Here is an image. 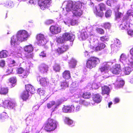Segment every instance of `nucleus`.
Listing matches in <instances>:
<instances>
[{
	"instance_id": "obj_13",
	"label": "nucleus",
	"mask_w": 133,
	"mask_h": 133,
	"mask_svg": "<svg viewBox=\"0 0 133 133\" xmlns=\"http://www.w3.org/2000/svg\"><path fill=\"white\" fill-rule=\"evenodd\" d=\"M51 0H39L38 4L41 9L43 10L49 7L51 5Z\"/></svg>"
},
{
	"instance_id": "obj_38",
	"label": "nucleus",
	"mask_w": 133,
	"mask_h": 133,
	"mask_svg": "<svg viewBox=\"0 0 133 133\" xmlns=\"http://www.w3.org/2000/svg\"><path fill=\"white\" fill-rule=\"evenodd\" d=\"M63 77L65 79H68L70 77V73L69 71L65 70L63 73Z\"/></svg>"
},
{
	"instance_id": "obj_44",
	"label": "nucleus",
	"mask_w": 133,
	"mask_h": 133,
	"mask_svg": "<svg viewBox=\"0 0 133 133\" xmlns=\"http://www.w3.org/2000/svg\"><path fill=\"white\" fill-rule=\"evenodd\" d=\"M77 61L74 59H72L69 63V66L72 68H74L76 65Z\"/></svg>"
},
{
	"instance_id": "obj_33",
	"label": "nucleus",
	"mask_w": 133,
	"mask_h": 133,
	"mask_svg": "<svg viewBox=\"0 0 133 133\" xmlns=\"http://www.w3.org/2000/svg\"><path fill=\"white\" fill-rule=\"evenodd\" d=\"M21 97L24 101H26L28 99L29 95L28 91H24L21 94Z\"/></svg>"
},
{
	"instance_id": "obj_7",
	"label": "nucleus",
	"mask_w": 133,
	"mask_h": 133,
	"mask_svg": "<svg viewBox=\"0 0 133 133\" xmlns=\"http://www.w3.org/2000/svg\"><path fill=\"white\" fill-rule=\"evenodd\" d=\"M74 35L71 33H65L63 34L62 38H57L56 41L59 43H63L64 42L69 40L70 42H73L75 38Z\"/></svg>"
},
{
	"instance_id": "obj_5",
	"label": "nucleus",
	"mask_w": 133,
	"mask_h": 133,
	"mask_svg": "<svg viewBox=\"0 0 133 133\" xmlns=\"http://www.w3.org/2000/svg\"><path fill=\"white\" fill-rule=\"evenodd\" d=\"M76 84L75 82H73L72 84V87L70 88V91L71 93H74L73 95V102L77 103H79L82 99L81 97L82 92L81 91L78 89L77 86L75 85Z\"/></svg>"
},
{
	"instance_id": "obj_57",
	"label": "nucleus",
	"mask_w": 133,
	"mask_h": 133,
	"mask_svg": "<svg viewBox=\"0 0 133 133\" xmlns=\"http://www.w3.org/2000/svg\"><path fill=\"white\" fill-rule=\"evenodd\" d=\"M91 87H89V88H92V89H98L99 87V86L96 83H94L92 84L91 86Z\"/></svg>"
},
{
	"instance_id": "obj_30",
	"label": "nucleus",
	"mask_w": 133,
	"mask_h": 133,
	"mask_svg": "<svg viewBox=\"0 0 133 133\" xmlns=\"http://www.w3.org/2000/svg\"><path fill=\"white\" fill-rule=\"evenodd\" d=\"M92 98L93 101L97 103H100L102 100V97L98 94L93 95Z\"/></svg>"
},
{
	"instance_id": "obj_23",
	"label": "nucleus",
	"mask_w": 133,
	"mask_h": 133,
	"mask_svg": "<svg viewBox=\"0 0 133 133\" xmlns=\"http://www.w3.org/2000/svg\"><path fill=\"white\" fill-rule=\"evenodd\" d=\"M48 66L45 64H42L39 66V70L40 72L42 73L45 74L48 71Z\"/></svg>"
},
{
	"instance_id": "obj_31",
	"label": "nucleus",
	"mask_w": 133,
	"mask_h": 133,
	"mask_svg": "<svg viewBox=\"0 0 133 133\" xmlns=\"http://www.w3.org/2000/svg\"><path fill=\"white\" fill-rule=\"evenodd\" d=\"M25 89L26 91L30 92L31 94H32L35 92V90L34 87L31 85L28 84L25 85Z\"/></svg>"
},
{
	"instance_id": "obj_45",
	"label": "nucleus",
	"mask_w": 133,
	"mask_h": 133,
	"mask_svg": "<svg viewBox=\"0 0 133 133\" xmlns=\"http://www.w3.org/2000/svg\"><path fill=\"white\" fill-rule=\"evenodd\" d=\"M37 92L40 96H45L46 95L45 90L42 88L38 89L37 90Z\"/></svg>"
},
{
	"instance_id": "obj_43",
	"label": "nucleus",
	"mask_w": 133,
	"mask_h": 133,
	"mask_svg": "<svg viewBox=\"0 0 133 133\" xmlns=\"http://www.w3.org/2000/svg\"><path fill=\"white\" fill-rule=\"evenodd\" d=\"M124 84V81L122 79H118L116 83V84L117 85V87H122Z\"/></svg>"
},
{
	"instance_id": "obj_53",
	"label": "nucleus",
	"mask_w": 133,
	"mask_h": 133,
	"mask_svg": "<svg viewBox=\"0 0 133 133\" xmlns=\"http://www.w3.org/2000/svg\"><path fill=\"white\" fill-rule=\"evenodd\" d=\"M101 11H103L105 10V5L103 3H101L98 5Z\"/></svg>"
},
{
	"instance_id": "obj_25",
	"label": "nucleus",
	"mask_w": 133,
	"mask_h": 133,
	"mask_svg": "<svg viewBox=\"0 0 133 133\" xmlns=\"http://www.w3.org/2000/svg\"><path fill=\"white\" fill-rule=\"evenodd\" d=\"M74 105H72L71 106H65L63 108V111L65 112H71L74 111L75 109Z\"/></svg>"
},
{
	"instance_id": "obj_40",
	"label": "nucleus",
	"mask_w": 133,
	"mask_h": 133,
	"mask_svg": "<svg viewBox=\"0 0 133 133\" xmlns=\"http://www.w3.org/2000/svg\"><path fill=\"white\" fill-rule=\"evenodd\" d=\"M79 103L80 105H82V104L86 106H88L89 104L90 105H91V104L92 105H95V103H93L92 102H91L90 103H89L88 102H87L85 101L83 99L80 101Z\"/></svg>"
},
{
	"instance_id": "obj_54",
	"label": "nucleus",
	"mask_w": 133,
	"mask_h": 133,
	"mask_svg": "<svg viewBox=\"0 0 133 133\" xmlns=\"http://www.w3.org/2000/svg\"><path fill=\"white\" fill-rule=\"evenodd\" d=\"M109 39V37L107 36H104L100 37V40L103 42L108 41Z\"/></svg>"
},
{
	"instance_id": "obj_34",
	"label": "nucleus",
	"mask_w": 133,
	"mask_h": 133,
	"mask_svg": "<svg viewBox=\"0 0 133 133\" xmlns=\"http://www.w3.org/2000/svg\"><path fill=\"white\" fill-rule=\"evenodd\" d=\"M10 55L8 52L6 50H3L0 52V58H5Z\"/></svg>"
},
{
	"instance_id": "obj_10",
	"label": "nucleus",
	"mask_w": 133,
	"mask_h": 133,
	"mask_svg": "<svg viewBox=\"0 0 133 133\" xmlns=\"http://www.w3.org/2000/svg\"><path fill=\"white\" fill-rule=\"evenodd\" d=\"M100 62L99 59L94 57H91L88 60L87 63V68L91 69L95 67Z\"/></svg>"
},
{
	"instance_id": "obj_39",
	"label": "nucleus",
	"mask_w": 133,
	"mask_h": 133,
	"mask_svg": "<svg viewBox=\"0 0 133 133\" xmlns=\"http://www.w3.org/2000/svg\"><path fill=\"white\" fill-rule=\"evenodd\" d=\"M17 129V128L15 124H12L10 126L8 131L9 133H14Z\"/></svg>"
},
{
	"instance_id": "obj_26",
	"label": "nucleus",
	"mask_w": 133,
	"mask_h": 133,
	"mask_svg": "<svg viewBox=\"0 0 133 133\" xmlns=\"http://www.w3.org/2000/svg\"><path fill=\"white\" fill-rule=\"evenodd\" d=\"M88 37L87 32L84 30H82L80 34L78 35V38L80 41L84 40Z\"/></svg>"
},
{
	"instance_id": "obj_20",
	"label": "nucleus",
	"mask_w": 133,
	"mask_h": 133,
	"mask_svg": "<svg viewBox=\"0 0 133 133\" xmlns=\"http://www.w3.org/2000/svg\"><path fill=\"white\" fill-rule=\"evenodd\" d=\"M37 80L40 82L41 85L44 86L47 85L49 83L48 79L47 78L40 76L37 77Z\"/></svg>"
},
{
	"instance_id": "obj_36",
	"label": "nucleus",
	"mask_w": 133,
	"mask_h": 133,
	"mask_svg": "<svg viewBox=\"0 0 133 133\" xmlns=\"http://www.w3.org/2000/svg\"><path fill=\"white\" fill-rule=\"evenodd\" d=\"M102 94H106L108 96L110 91V88L107 86H104L102 87Z\"/></svg>"
},
{
	"instance_id": "obj_49",
	"label": "nucleus",
	"mask_w": 133,
	"mask_h": 133,
	"mask_svg": "<svg viewBox=\"0 0 133 133\" xmlns=\"http://www.w3.org/2000/svg\"><path fill=\"white\" fill-rule=\"evenodd\" d=\"M119 8H118L117 9V11H115V15L116 17V18H119L122 15V14L120 12H118V10Z\"/></svg>"
},
{
	"instance_id": "obj_41",
	"label": "nucleus",
	"mask_w": 133,
	"mask_h": 133,
	"mask_svg": "<svg viewBox=\"0 0 133 133\" xmlns=\"http://www.w3.org/2000/svg\"><path fill=\"white\" fill-rule=\"evenodd\" d=\"M4 4V6L9 8H12L14 6L13 2L11 1H6Z\"/></svg>"
},
{
	"instance_id": "obj_64",
	"label": "nucleus",
	"mask_w": 133,
	"mask_h": 133,
	"mask_svg": "<svg viewBox=\"0 0 133 133\" xmlns=\"http://www.w3.org/2000/svg\"><path fill=\"white\" fill-rule=\"evenodd\" d=\"M120 99L118 98H115L114 100V102L115 104L118 103Z\"/></svg>"
},
{
	"instance_id": "obj_9",
	"label": "nucleus",
	"mask_w": 133,
	"mask_h": 133,
	"mask_svg": "<svg viewBox=\"0 0 133 133\" xmlns=\"http://www.w3.org/2000/svg\"><path fill=\"white\" fill-rule=\"evenodd\" d=\"M116 62V59L111 60V62H105L103 63L101 66L99 67V70L103 74H108L110 66Z\"/></svg>"
},
{
	"instance_id": "obj_12",
	"label": "nucleus",
	"mask_w": 133,
	"mask_h": 133,
	"mask_svg": "<svg viewBox=\"0 0 133 133\" xmlns=\"http://www.w3.org/2000/svg\"><path fill=\"white\" fill-rule=\"evenodd\" d=\"M34 48L32 45H26L23 48V50L25 51V56L28 58H32L34 56L32 53Z\"/></svg>"
},
{
	"instance_id": "obj_37",
	"label": "nucleus",
	"mask_w": 133,
	"mask_h": 133,
	"mask_svg": "<svg viewBox=\"0 0 133 133\" xmlns=\"http://www.w3.org/2000/svg\"><path fill=\"white\" fill-rule=\"evenodd\" d=\"M7 113L5 112L0 114V122H2L4 121L5 119L7 117Z\"/></svg>"
},
{
	"instance_id": "obj_17",
	"label": "nucleus",
	"mask_w": 133,
	"mask_h": 133,
	"mask_svg": "<svg viewBox=\"0 0 133 133\" xmlns=\"http://www.w3.org/2000/svg\"><path fill=\"white\" fill-rule=\"evenodd\" d=\"M60 103L59 102L55 103L54 101H52L48 103L47 104V107L48 109L53 107L52 109V111H54L57 109L58 107L60 105Z\"/></svg>"
},
{
	"instance_id": "obj_48",
	"label": "nucleus",
	"mask_w": 133,
	"mask_h": 133,
	"mask_svg": "<svg viewBox=\"0 0 133 133\" xmlns=\"http://www.w3.org/2000/svg\"><path fill=\"white\" fill-rule=\"evenodd\" d=\"M111 26V24L108 22L104 23L103 24V26L105 29H109Z\"/></svg>"
},
{
	"instance_id": "obj_61",
	"label": "nucleus",
	"mask_w": 133,
	"mask_h": 133,
	"mask_svg": "<svg viewBox=\"0 0 133 133\" xmlns=\"http://www.w3.org/2000/svg\"><path fill=\"white\" fill-rule=\"evenodd\" d=\"M39 55L40 57L43 58L46 57V55L44 51H42L39 54Z\"/></svg>"
},
{
	"instance_id": "obj_58",
	"label": "nucleus",
	"mask_w": 133,
	"mask_h": 133,
	"mask_svg": "<svg viewBox=\"0 0 133 133\" xmlns=\"http://www.w3.org/2000/svg\"><path fill=\"white\" fill-rule=\"evenodd\" d=\"M81 105H77L75 109H74V111L73 112H77L80 110V109L81 108Z\"/></svg>"
},
{
	"instance_id": "obj_59",
	"label": "nucleus",
	"mask_w": 133,
	"mask_h": 133,
	"mask_svg": "<svg viewBox=\"0 0 133 133\" xmlns=\"http://www.w3.org/2000/svg\"><path fill=\"white\" fill-rule=\"evenodd\" d=\"M127 33L128 35L132 37L133 36V30H132L130 29L127 31Z\"/></svg>"
},
{
	"instance_id": "obj_22",
	"label": "nucleus",
	"mask_w": 133,
	"mask_h": 133,
	"mask_svg": "<svg viewBox=\"0 0 133 133\" xmlns=\"http://www.w3.org/2000/svg\"><path fill=\"white\" fill-rule=\"evenodd\" d=\"M51 32L52 34H58L61 31V29L57 26H52L50 28Z\"/></svg>"
},
{
	"instance_id": "obj_18",
	"label": "nucleus",
	"mask_w": 133,
	"mask_h": 133,
	"mask_svg": "<svg viewBox=\"0 0 133 133\" xmlns=\"http://www.w3.org/2000/svg\"><path fill=\"white\" fill-rule=\"evenodd\" d=\"M17 65V64L14 60H11L9 64V67L6 71V75H8L11 74L12 71L13 69L12 67Z\"/></svg>"
},
{
	"instance_id": "obj_50",
	"label": "nucleus",
	"mask_w": 133,
	"mask_h": 133,
	"mask_svg": "<svg viewBox=\"0 0 133 133\" xmlns=\"http://www.w3.org/2000/svg\"><path fill=\"white\" fill-rule=\"evenodd\" d=\"M8 89L7 88H2L0 91V93L1 94H5L8 93Z\"/></svg>"
},
{
	"instance_id": "obj_14",
	"label": "nucleus",
	"mask_w": 133,
	"mask_h": 133,
	"mask_svg": "<svg viewBox=\"0 0 133 133\" xmlns=\"http://www.w3.org/2000/svg\"><path fill=\"white\" fill-rule=\"evenodd\" d=\"M2 103H3V107L5 108L12 109L15 106V103L8 100H5L4 102L0 100V107H1Z\"/></svg>"
},
{
	"instance_id": "obj_47",
	"label": "nucleus",
	"mask_w": 133,
	"mask_h": 133,
	"mask_svg": "<svg viewBox=\"0 0 133 133\" xmlns=\"http://www.w3.org/2000/svg\"><path fill=\"white\" fill-rule=\"evenodd\" d=\"M61 86L62 89H64L66 88L67 87L69 86L68 83L66 81L62 82L61 83Z\"/></svg>"
},
{
	"instance_id": "obj_32",
	"label": "nucleus",
	"mask_w": 133,
	"mask_h": 133,
	"mask_svg": "<svg viewBox=\"0 0 133 133\" xmlns=\"http://www.w3.org/2000/svg\"><path fill=\"white\" fill-rule=\"evenodd\" d=\"M64 23L66 25H69V23L70 22L71 24L72 25H77L78 23V20L74 19V18L71 20V21L68 20L67 21H64Z\"/></svg>"
},
{
	"instance_id": "obj_27",
	"label": "nucleus",
	"mask_w": 133,
	"mask_h": 133,
	"mask_svg": "<svg viewBox=\"0 0 133 133\" xmlns=\"http://www.w3.org/2000/svg\"><path fill=\"white\" fill-rule=\"evenodd\" d=\"M121 66L119 64H116L113 67V69L112 70V72L114 74H118L121 71Z\"/></svg>"
},
{
	"instance_id": "obj_55",
	"label": "nucleus",
	"mask_w": 133,
	"mask_h": 133,
	"mask_svg": "<svg viewBox=\"0 0 133 133\" xmlns=\"http://www.w3.org/2000/svg\"><path fill=\"white\" fill-rule=\"evenodd\" d=\"M111 14L112 11L111 10H108L105 13V16L107 18L110 17L111 16Z\"/></svg>"
},
{
	"instance_id": "obj_4",
	"label": "nucleus",
	"mask_w": 133,
	"mask_h": 133,
	"mask_svg": "<svg viewBox=\"0 0 133 133\" xmlns=\"http://www.w3.org/2000/svg\"><path fill=\"white\" fill-rule=\"evenodd\" d=\"M90 48L92 49L97 51H100L104 49L105 47V45L103 43H100L98 40L97 37L93 35H91L89 41Z\"/></svg>"
},
{
	"instance_id": "obj_6",
	"label": "nucleus",
	"mask_w": 133,
	"mask_h": 133,
	"mask_svg": "<svg viewBox=\"0 0 133 133\" xmlns=\"http://www.w3.org/2000/svg\"><path fill=\"white\" fill-rule=\"evenodd\" d=\"M34 115V112H32L29 113L28 116L26 119L27 126L25 129L26 130H30V129L31 128L32 130L36 129L37 125V122L33 120V118Z\"/></svg>"
},
{
	"instance_id": "obj_29",
	"label": "nucleus",
	"mask_w": 133,
	"mask_h": 133,
	"mask_svg": "<svg viewBox=\"0 0 133 133\" xmlns=\"http://www.w3.org/2000/svg\"><path fill=\"white\" fill-rule=\"evenodd\" d=\"M94 31H95L97 33L101 35L104 34V30L102 29L99 28V26L98 25H94L92 28Z\"/></svg>"
},
{
	"instance_id": "obj_3",
	"label": "nucleus",
	"mask_w": 133,
	"mask_h": 133,
	"mask_svg": "<svg viewBox=\"0 0 133 133\" xmlns=\"http://www.w3.org/2000/svg\"><path fill=\"white\" fill-rule=\"evenodd\" d=\"M133 24V10H130L127 11L126 16L123 17L120 28L122 30L128 29L130 27V24Z\"/></svg>"
},
{
	"instance_id": "obj_16",
	"label": "nucleus",
	"mask_w": 133,
	"mask_h": 133,
	"mask_svg": "<svg viewBox=\"0 0 133 133\" xmlns=\"http://www.w3.org/2000/svg\"><path fill=\"white\" fill-rule=\"evenodd\" d=\"M130 61L123 69V71L126 75L129 74L133 70V62L130 63Z\"/></svg>"
},
{
	"instance_id": "obj_24",
	"label": "nucleus",
	"mask_w": 133,
	"mask_h": 133,
	"mask_svg": "<svg viewBox=\"0 0 133 133\" xmlns=\"http://www.w3.org/2000/svg\"><path fill=\"white\" fill-rule=\"evenodd\" d=\"M17 72L19 74H21V76L23 78H26L27 76L28 72L24 70L22 68H18L17 70Z\"/></svg>"
},
{
	"instance_id": "obj_62",
	"label": "nucleus",
	"mask_w": 133,
	"mask_h": 133,
	"mask_svg": "<svg viewBox=\"0 0 133 133\" xmlns=\"http://www.w3.org/2000/svg\"><path fill=\"white\" fill-rule=\"evenodd\" d=\"M39 105H37L34 106L33 107L32 109L33 111H31L30 112H34L35 113V111L38 110L39 109Z\"/></svg>"
},
{
	"instance_id": "obj_51",
	"label": "nucleus",
	"mask_w": 133,
	"mask_h": 133,
	"mask_svg": "<svg viewBox=\"0 0 133 133\" xmlns=\"http://www.w3.org/2000/svg\"><path fill=\"white\" fill-rule=\"evenodd\" d=\"M91 94L89 92L84 93L83 94V97L85 98H88L91 96Z\"/></svg>"
},
{
	"instance_id": "obj_1",
	"label": "nucleus",
	"mask_w": 133,
	"mask_h": 133,
	"mask_svg": "<svg viewBox=\"0 0 133 133\" xmlns=\"http://www.w3.org/2000/svg\"><path fill=\"white\" fill-rule=\"evenodd\" d=\"M63 6H66L65 8H63L62 11L63 15L68 16L67 13L71 12L75 16L78 18L82 15L83 13L81 9L82 6V3L80 2H75L71 1H66L64 2Z\"/></svg>"
},
{
	"instance_id": "obj_42",
	"label": "nucleus",
	"mask_w": 133,
	"mask_h": 133,
	"mask_svg": "<svg viewBox=\"0 0 133 133\" xmlns=\"http://www.w3.org/2000/svg\"><path fill=\"white\" fill-rule=\"evenodd\" d=\"M94 13L97 16L102 17L104 15V13L102 12H98L97 10L96 6L95 7V9L94 10Z\"/></svg>"
},
{
	"instance_id": "obj_28",
	"label": "nucleus",
	"mask_w": 133,
	"mask_h": 133,
	"mask_svg": "<svg viewBox=\"0 0 133 133\" xmlns=\"http://www.w3.org/2000/svg\"><path fill=\"white\" fill-rule=\"evenodd\" d=\"M68 46L63 45V46L59 47L57 50V52L59 54L63 53L66 51L68 49Z\"/></svg>"
},
{
	"instance_id": "obj_46",
	"label": "nucleus",
	"mask_w": 133,
	"mask_h": 133,
	"mask_svg": "<svg viewBox=\"0 0 133 133\" xmlns=\"http://www.w3.org/2000/svg\"><path fill=\"white\" fill-rule=\"evenodd\" d=\"M117 2V0H108L107 1V4L108 6H112L114 5V4Z\"/></svg>"
},
{
	"instance_id": "obj_60",
	"label": "nucleus",
	"mask_w": 133,
	"mask_h": 133,
	"mask_svg": "<svg viewBox=\"0 0 133 133\" xmlns=\"http://www.w3.org/2000/svg\"><path fill=\"white\" fill-rule=\"evenodd\" d=\"M5 65V62L3 60L0 61V66L2 67H4Z\"/></svg>"
},
{
	"instance_id": "obj_2",
	"label": "nucleus",
	"mask_w": 133,
	"mask_h": 133,
	"mask_svg": "<svg viewBox=\"0 0 133 133\" xmlns=\"http://www.w3.org/2000/svg\"><path fill=\"white\" fill-rule=\"evenodd\" d=\"M29 36V34L26 30H19L16 35L11 37L10 42L11 46L15 47L20 42L27 40Z\"/></svg>"
},
{
	"instance_id": "obj_19",
	"label": "nucleus",
	"mask_w": 133,
	"mask_h": 133,
	"mask_svg": "<svg viewBox=\"0 0 133 133\" xmlns=\"http://www.w3.org/2000/svg\"><path fill=\"white\" fill-rule=\"evenodd\" d=\"M130 59H128L127 61V56L124 53H122L119 59V61L121 62L124 66L126 65L128 62L130 61Z\"/></svg>"
},
{
	"instance_id": "obj_8",
	"label": "nucleus",
	"mask_w": 133,
	"mask_h": 133,
	"mask_svg": "<svg viewBox=\"0 0 133 133\" xmlns=\"http://www.w3.org/2000/svg\"><path fill=\"white\" fill-rule=\"evenodd\" d=\"M58 122L56 120L49 118L48 119L45 127L47 131H53L56 128Z\"/></svg>"
},
{
	"instance_id": "obj_56",
	"label": "nucleus",
	"mask_w": 133,
	"mask_h": 133,
	"mask_svg": "<svg viewBox=\"0 0 133 133\" xmlns=\"http://www.w3.org/2000/svg\"><path fill=\"white\" fill-rule=\"evenodd\" d=\"M10 82L12 84V86L14 87L15 85V84L16 82V80L15 77H13L10 78L9 80Z\"/></svg>"
},
{
	"instance_id": "obj_11",
	"label": "nucleus",
	"mask_w": 133,
	"mask_h": 133,
	"mask_svg": "<svg viewBox=\"0 0 133 133\" xmlns=\"http://www.w3.org/2000/svg\"><path fill=\"white\" fill-rule=\"evenodd\" d=\"M100 62L99 59L94 57H91L88 60L87 63V68L91 69L95 67Z\"/></svg>"
},
{
	"instance_id": "obj_15",
	"label": "nucleus",
	"mask_w": 133,
	"mask_h": 133,
	"mask_svg": "<svg viewBox=\"0 0 133 133\" xmlns=\"http://www.w3.org/2000/svg\"><path fill=\"white\" fill-rule=\"evenodd\" d=\"M37 44L40 46H43L47 43V40L44 36L41 34H38L36 36Z\"/></svg>"
},
{
	"instance_id": "obj_52",
	"label": "nucleus",
	"mask_w": 133,
	"mask_h": 133,
	"mask_svg": "<svg viewBox=\"0 0 133 133\" xmlns=\"http://www.w3.org/2000/svg\"><path fill=\"white\" fill-rule=\"evenodd\" d=\"M53 69L56 71H59L60 69V66L58 64H56L53 66Z\"/></svg>"
},
{
	"instance_id": "obj_21",
	"label": "nucleus",
	"mask_w": 133,
	"mask_h": 133,
	"mask_svg": "<svg viewBox=\"0 0 133 133\" xmlns=\"http://www.w3.org/2000/svg\"><path fill=\"white\" fill-rule=\"evenodd\" d=\"M121 44L120 41L117 39H115L114 40V44L111 45V49L114 50H116L118 49L117 48L120 47Z\"/></svg>"
},
{
	"instance_id": "obj_35",
	"label": "nucleus",
	"mask_w": 133,
	"mask_h": 133,
	"mask_svg": "<svg viewBox=\"0 0 133 133\" xmlns=\"http://www.w3.org/2000/svg\"><path fill=\"white\" fill-rule=\"evenodd\" d=\"M64 121L65 123L68 125L70 126H73L74 125L73 121L68 118L65 117L64 119Z\"/></svg>"
},
{
	"instance_id": "obj_63",
	"label": "nucleus",
	"mask_w": 133,
	"mask_h": 133,
	"mask_svg": "<svg viewBox=\"0 0 133 133\" xmlns=\"http://www.w3.org/2000/svg\"><path fill=\"white\" fill-rule=\"evenodd\" d=\"M53 22V21L51 19L48 20L45 22V23L47 24H51Z\"/></svg>"
}]
</instances>
